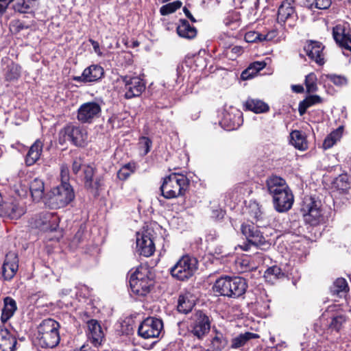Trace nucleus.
Listing matches in <instances>:
<instances>
[{"label": "nucleus", "instance_id": "obj_1", "mask_svg": "<svg viewBox=\"0 0 351 351\" xmlns=\"http://www.w3.org/2000/svg\"><path fill=\"white\" fill-rule=\"evenodd\" d=\"M269 193L272 196L274 207L278 213L289 210L294 202L291 190L285 180L280 177L273 176L266 182Z\"/></svg>", "mask_w": 351, "mask_h": 351}, {"label": "nucleus", "instance_id": "obj_2", "mask_svg": "<svg viewBox=\"0 0 351 351\" xmlns=\"http://www.w3.org/2000/svg\"><path fill=\"white\" fill-rule=\"evenodd\" d=\"M189 180L182 174L172 173L164 178L160 190L166 199H173L182 196L187 190Z\"/></svg>", "mask_w": 351, "mask_h": 351}, {"label": "nucleus", "instance_id": "obj_3", "mask_svg": "<svg viewBox=\"0 0 351 351\" xmlns=\"http://www.w3.org/2000/svg\"><path fill=\"white\" fill-rule=\"evenodd\" d=\"M60 324L53 319L43 320L38 326V339L43 348H53L58 345Z\"/></svg>", "mask_w": 351, "mask_h": 351}, {"label": "nucleus", "instance_id": "obj_4", "mask_svg": "<svg viewBox=\"0 0 351 351\" xmlns=\"http://www.w3.org/2000/svg\"><path fill=\"white\" fill-rule=\"evenodd\" d=\"M75 198L73 187L69 182L53 188L47 195L45 204L53 209L60 208L71 203Z\"/></svg>", "mask_w": 351, "mask_h": 351}, {"label": "nucleus", "instance_id": "obj_5", "mask_svg": "<svg viewBox=\"0 0 351 351\" xmlns=\"http://www.w3.org/2000/svg\"><path fill=\"white\" fill-rule=\"evenodd\" d=\"M147 268L140 266L130 277V287L132 292L138 296L147 295L154 285V280L149 276Z\"/></svg>", "mask_w": 351, "mask_h": 351}, {"label": "nucleus", "instance_id": "obj_6", "mask_svg": "<svg viewBox=\"0 0 351 351\" xmlns=\"http://www.w3.org/2000/svg\"><path fill=\"white\" fill-rule=\"evenodd\" d=\"M241 282L240 277L222 276L215 281L213 289L220 295L239 298L241 295Z\"/></svg>", "mask_w": 351, "mask_h": 351}, {"label": "nucleus", "instance_id": "obj_7", "mask_svg": "<svg viewBox=\"0 0 351 351\" xmlns=\"http://www.w3.org/2000/svg\"><path fill=\"white\" fill-rule=\"evenodd\" d=\"M197 269V259L186 255L180 258L170 269V273L173 278L183 281L192 277Z\"/></svg>", "mask_w": 351, "mask_h": 351}, {"label": "nucleus", "instance_id": "obj_8", "mask_svg": "<svg viewBox=\"0 0 351 351\" xmlns=\"http://www.w3.org/2000/svg\"><path fill=\"white\" fill-rule=\"evenodd\" d=\"M321 202L313 197H305L301 208L304 219L311 226H316L322 219Z\"/></svg>", "mask_w": 351, "mask_h": 351}, {"label": "nucleus", "instance_id": "obj_9", "mask_svg": "<svg viewBox=\"0 0 351 351\" xmlns=\"http://www.w3.org/2000/svg\"><path fill=\"white\" fill-rule=\"evenodd\" d=\"M86 140V132L80 126L67 125L59 133V142L63 144L70 141L73 145L81 147Z\"/></svg>", "mask_w": 351, "mask_h": 351}, {"label": "nucleus", "instance_id": "obj_10", "mask_svg": "<svg viewBox=\"0 0 351 351\" xmlns=\"http://www.w3.org/2000/svg\"><path fill=\"white\" fill-rule=\"evenodd\" d=\"M153 236L154 230L151 228H143L136 233V250L140 255L149 257L154 253L156 248Z\"/></svg>", "mask_w": 351, "mask_h": 351}, {"label": "nucleus", "instance_id": "obj_11", "mask_svg": "<svg viewBox=\"0 0 351 351\" xmlns=\"http://www.w3.org/2000/svg\"><path fill=\"white\" fill-rule=\"evenodd\" d=\"M30 223L33 228L52 232L58 227L59 218L55 213L46 211L36 215Z\"/></svg>", "mask_w": 351, "mask_h": 351}, {"label": "nucleus", "instance_id": "obj_12", "mask_svg": "<svg viewBox=\"0 0 351 351\" xmlns=\"http://www.w3.org/2000/svg\"><path fill=\"white\" fill-rule=\"evenodd\" d=\"M124 84L125 98L130 99L140 96L145 90V83L138 76H121Z\"/></svg>", "mask_w": 351, "mask_h": 351}, {"label": "nucleus", "instance_id": "obj_13", "mask_svg": "<svg viewBox=\"0 0 351 351\" xmlns=\"http://www.w3.org/2000/svg\"><path fill=\"white\" fill-rule=\"evenodd\" d=\"M163 328L161 319L147 317L138 326V334L144 339L158 337Z\"/></svg>", "mask_w": 351, "mask_h": 351}, {"label": "nucleus", "instance_id": "obj_14", "mask_svg": "<svg viewBox=\"0 0 351 351\" xmlns=\"http://www.w3.org/2000/svg\"><path fill=\"white\" fill-rule=\"evenodd\" d=\"M101 113V107L95 101H88L82 104L77 110V118L82 123H90L99 118Z\"/></svg>", "mask_w": 351, "mask_h": 351}, {"label": "nucleus", "instance_id": "obj_15", "mask_svg": "<svg viewBox=\"0 0 351 351\" xmlns=\"http://www.w3.org/2000/svg\"><path fill=\"white\" fill-rule=\"evenodd\" d=\"M332 36L339 47L351 51V28L348 23L336 25L332 29Z\"/></svg>", "mask_w": 351, "mask_h": 351}, {"label": "nucleus", "instance_id": "obj_16", "mask_svg": "<svg viewBox=\"0 0 351 351\" xmlns=\"http://www.w3.org/2000/svg\"><path fill=\"white\" fill-rule=\"evenodd\" d=\"M322 316L327 317L330 319L328 322V328L337 332L341 330L347 321V316L345 312L337 305L328 306Z\"/></svg>", "mask_w": 351, "mask_h": 351}, {"label": "nucleus", "instance_id": "obj_17", "mask_svg": "<svg viewBox=\"0 0 351 351\" xmlns=\"http://www.w3.org/2000/svg\"><path fill=\"white\" fill-rule=\"evenodd\" d=\"M26 213L24 203L19 199L6 201L0 208V217L10 219H18Z\"/></svg>", "mask_w": 351, "mask_h": 351}, {"label": "nucleus", "instance_id": "obj_18", "mask_svg": "<svg viewBox=\"0 0 351 351\" xmlns=\"http://www.w3.org/2000/svg\"><path fill=\"white\" fill-rule=\"evenodd\" d=\"M243 234L247 240V243L243 245V251L256 252L258 246L263 243L264 239L258 229L254 226H243Z\"/></svg>", "mask_w": 351, "mask_h": 351}, {"label": "nucleus", "instance_id": "obj_19", "mask_svg": "<svg viewBox=\"0 0 351 351\" xmlns=\"http://www.w3.org/2000/svg\"><path fill=\"white\" fill-rule=\"evenodd\" d=\"M84 184L87 190L95 195H98L99 191L104 185V178L101 176H96L94 178L95 169L90 165L84 166Z\"/></svg>", "mask_w": 351, "mask_h": 351}, {"label": "nucleus", "instance_id": "obj_20", "mask_svg": "<svg viewBox=\"0 0 351 351\" xmlns=\"http://www.w3.org/2000/svg\"><path fill=\"white\" fill-rule=\"evenodd\" d=\"M241 118L240 111L233 107H230L228 110H225L222 112V117L219 121V124L222 128L228 131L237 130L241 125Z\"/></svg>", "mask_w": 351, "mask_h": 351}, {"label": "nucleus", "instance_id": "obj_21", "mask_svg": "<svg viewBox=\"0 0 351 351\" xmlns=\"http://www.w3.org/2000/svg\"><path fill=\"white\" fill-rule=\"evenodd\" d=\"M210 329L208 317L202 311H197L194 317L191 332L198 339H202Z\"/></svg>", "mask_w": 351, "mask_h": 351}, {"label": "nucleus", "instance_id": "obj_22", "mask_svg": "<svg viewBox=\"0 0 351 351\" xmlns=\"http://www.w3.org/2000/svg\"><path fill=\"white\" fill-rule=\"evenodd\" d=\"M104 75V69L97 64H92L86 68L81 75L75 76L73 80L77 82H95L101 80Z\"/></svg>", "mask_w": 351, "mask_h": 351}, {"label": "nucleus", "instance_id": "obj_23", "mask_svg": "<svg viewBox=\"0 0 351 351\" xmlns=\"http://www.w3.org/2000/svg\"><path fill=\"white\" fill-rule=\"evenodd\" d=\"M324 49V45L317 41H310L304 47L309 59L319 66H322L325 63Z\"/></svg>", "mask_w": 351, "mask_h": 351}, {"label": "nucleus", "instance_id": "obj_24", "mask_svg": "<svg viewBox=\"0 0 351 351\" xmlns=\"http://www.w3.org/2000/svg\"><path fill=\"white\" fill-rule=\"evenodd\" d=\"M88 337L90 343L95 347L101 345L104 339V332L99 322L90 319L87 322Z\"/></svg>", "mask_w": 351, "mask_h": 351}, {"label": "nucleus", "instance_id": "obj_25", "mask_svg": "<svg viewBox=\"0 0 351 351\" xmlns=\"http://www.w3.org/2000/svg\"><path fill=\"white\" fill-rule=\"evenodd\" d=\"M18 257L15 253L9 252L6 254L2 266V275L5 280H10L16 274L18 268Z\"/></svg>", "mask_w": 351, "mask_h": 351}, {"label": "nucleus", "instance_id": "obj_26", "mask_svg": "<svg viewBox=\"0 0 351 351\" xmlns=\"http://www.w3.org/2000/svg\"><path fill=\"white\" fill-rule=\"evenodd\" d=\"M293 0H285L282 3L278 8V22L285 23L286 22L293 21L296 18L294 8L292 5Z\"/></svg>", "mask_w": 351, "mask_h": 351}, {"label": "nucleus", "instance_id": "obj_27", "mask_svg": "<svg viewBox=\"0 0 351 351\" xmlns=\"http://www.w3.org/2000/svg\"><path fill=\"white\" fill-rule=\"evenodd\" d=\"M16 339L8 329L0 328V351H14Z\"/></svg>", "mask_w": 351, "mask_h": 351}, {"label": "nucleus", "instance_id": "obj_28", "mask_svg": "<svg viewBox=\"0 0 351 351\" xmlns=\"http://www.w3.org/2000/svg\"><path fill=\"white\" fill-rule=\"evenodd\" d=\"M330 293L332 295L339 298H346L350 287L345 278H338L330 287Z\"/></svg>", "mask_w": 351, "mask_h": 351}, {"label": "nucleus", "instance_id": "obj_29", "mask_svg": "<svg viewBox=\"0 0 351 351\" xmlns=\"http://www.w3.org/2000/svg\"><path fill=\"white\" fill-rule=\"evenodd\" d=\"M17 310L16 301L11 297L7 296L3 299V307L1 310V321L7 322Z\"/></svg>", "mask_w": 351, "mask_h": 351}, {"label": "nucleus", "instance_id": "obj_30", "mask_svg": "<svg viewBox=\"0 0 351 351\" xmlns=\"http://www.w3.org/2000/svg\"><path fill=\"white\" fill-rule=\"evenodd\" d=\"M43 151V143L40 140H36L30 147L26 157L25 163L27 166L33 165L40 158Z\"/></svg>", "mask_w": 351, "mask_h": 351}, {"label": "nucleus", "instance_id": "obj_31", "mask_svg": "<svg viewBox=\"0 0 351 351\" xmlns=\"http://www.w3.org/2000/svg\"><path fill=\"white\" fill-rule=\"evenodd\" d=\"M177 27L178 34L182 38L187 39L194 38L197 35V29L191 26L186 19H180Z\"/></svg>", "mask_w": 351, "mask_h": 351}, {"label": "nucleus", "instance_id": "obj_32", "mask_svg": "<svg viewBox=\"0 0 351 351\" xmlns=\"http://www.w3.org/2000/svg\"><path fill=\"white\" fill-rule=\"evenodd\" d=\"M245 108L254 113H265L269 110L267 104L258 99H248L245 104Z\"/></svg>", "mask_w": 351, "mask_h": 351}, {"label": "nucleus", "instance_id": "obj_33", "mask_svg": "<svg viewBox=\"0 0 351 351\" xmlns=\"http://www.w3.org/2000/svg\"><path fill=\"white\" fill-rule=\"evenodd\" d=\"M29 190L34 200L40 201L44 195V182L39 178H35L30 183Z\"/></svg>", "mask_w": 351, "mask_h": 351}, {"label": "nucleus", "instance_id": "obj_34", "mask_svg": "<svg viewBox=\"0 0 351 351\" xmlns=\"http://www.w3.org/2000/svg\"><path fill=\"white\" fill-rule=\"evenodd\" d=\"M21 75V66L10 61L4 71L5 80L7 82H14L17 80Z\"/></svg>", "mask_w": 351, "mask_h": 351}, {"label": "nucleus", "instance_id": "obj_35", "mask_svg": "<svg viewBox=\"0 0 351 351\" xmlns=\"http://www.w3.org/2000/svg\"><path fill=\"white\" fill-rule=\"evenodd\" d=\"M291 143L300 150H306L308 148L307 141L305 136L299 130H294L290 134Z\"/></svg>", "mask_w": 351, "mask_h": 351}, {"label": "nucleus", "instance_id": "obj_36", "mask_svg": "<svg viewBox=\"0 0 351 351\" xmlns=\"http://www.w3.org/2000/svg\"><path fill=\"white\" fill-rule=\"evenodd\" d=\"M322 102V99L319 95H313L306 97V99L301 101L299 104L298 112L300 115H304L308 108Z\"/></svg>", "mask_w": 351, "mask_h": 351}, {"label": "nucleus", "instance_id": "obj_37", "mask_svg": "<svg viewBox=\"0 0 351 351\" xmlns=\"http://www.w3.org/2000/svg\"><path fill=\"white\" fill-rule=\"evenodd\" d=\"M266 64L264 62H254L243 71V80H246L255 76L261 70L264 69Z\"/></svg>", "mask_w": 351, "mask_h": 351}, {"label": "nucleus", "instance_id": "obj_38", "mask_svg": "<svg viewBox=\"0 0 351 351\" xmlns=\"http://www.w3.org/2000/svg\"><path fill=\"white\" fill-rule=\"evenodd\" d=\"M343 133V127L340 126L335 131L332 132L324 141L323 147L324 149L332 147L338 141Z\"/></svg>", "mask_w": 351, "mask_h": 351}, {"label": "nucleus", "instance_id": "obj_39", "mask_svg": "<svg viewBox=\"0 0 351 351\" xmlns=\"http://www.w3.org/2000/svg\"><path fill=\"white\" fill-rule=\"evenodd\" d=\"M227 343L226 340L220 332H217L215 336L210 341V349L213 351H219L225 348Z\"/></svg>", "mask_w": 351, "mask_h": 351}, {"label": "nucleus", "instance_id": "obj_40", "mask_svg": "<svg viewBox=\"0 0 351 351\" xmlns=\"http://www.w3.org/2000/svg\"><path fill=\"white\" fill-rule=\"evenodd\" d=\"M36 0H18L13 7L15 11L20 13H27L34 6Z\"/></svg>", "mask_w": 351, "mask_h": 351}, {"label": "nucleus", "instance_id": "obj_41", "mask_svg": "<svg viewBox=\"0 0 351 351\" xmlns=\"http://www.w3.org/2000/svg\"><path fill=\"white\" fill-rule=\"evenodd\" d=\"M284 276H285V274L282 271L281 269L276 265L272 266V267L268 268L265 271V275H264L265 278L269 281H271L275 279L281 278L284 277Z\"/></svg>", "mask_w": 351, "mask_h": 351}, {"label": "nucleus", "instance_id": "obj_42", "mask_svg": "<svg viewBox=\"0 0 351 351\" xmlns=\"http://www.w3.org/2000/svg\"><path fill=\"white\" fill-rule=\"evenodd\" d=\"M182 4L180 1H175L172 3L164 5L160 8V13L162 16L173 13L182 6Z\"/></svg>", "mask_w": 351, "mask_h": 351}, {"label": "nucleus", "instance_id": "obj_43", "mask_svg": "<svg viewBox=\"0 0 351 351\" xmlns=\"http://www.w3.org/2000/svg\"><path fill=\"white\" fill-rule=\"evenodd\" d=\"M317 78L314 73H311L306 76L305 85L308 93H314L317 90Z\"/></svg>", "mask_w": 351, "mask_h": 351}, {"label": "nucleus", "instance_id": "obj_44", "mask_svg": "<svg viewBox=\"0 0 351 351\" xmlns=\"http://www.w3.org/2000/svg\"><path fill=\"white\" fill-rule=\"evenodd\" d=\"M306 1L311 9L319 10L328 9L332 3L331 0H306Z\"/></svg>", "mask_w": 351, "mask_h": 351}, {"label": "nucleus", "instance_id": "obj_45", "mask_svg": "<svg viewBox=\"0 0 351 351\" xmlns=\"http://www.w3.org/2000/svg\"><path fill=\"white\" fill-rule=\"evenodd\" d=\"M326 77L330 81H331L336 86H341L346 85L348 83L347 78L343 75L336 74H328L326 75Z\"/></svg>", "mask_w": 351, "mask_h": 351}, {"label": "nucleus", "instance_id": "obj_46", "mask_svg": "<svg viewBox=\"0 0 351 351\" xmlns=\"http://www.w3.org/2000/svg\"><path fill=\"white\" fill-rule=\"evenodd\" d=\"M244 38L247 43H262V34L255 31H250L245 34Z\"/></svg>", "mask_w": 351, "mask_h": 351}, {"label": "nucleus", "instance_id": "obj_47", "mask_svg": "<svg viewBox=\"0 0 351 351\" xmlns=\"http://www.w3.org/2000/svg\"><path fill=\"white\" fill-rule=\"evenodd\" d=\"M280 40L279 32L276 29H271L266 34H262V42L272 41L274 43H278Z\"/></svg>", "mask_w": 351, "mask_h": 351}, {"label": "nucleus", "instance_id": "obj_48", "mask_svg": "<svg viewBox=\"0 0 351 351\" xmlns=\"http://www.w3.org/2000/svg\"><path fill=\"white\" fill-rule=\"evenodd\" d=\"M152 141L145 136H142L139 139V148L143 151V155H146L149 153L150 151L151 147H152Z\"/></svg>", "mask_w": 351, "mask_h": 351}, {"label": "nucleus", "instance_id": "obj_49", "mask_svg": "<svg viewBox=\"0 0 351 351\" xmlns=\"http://www.w3.org/2000/svg\"><path fill=\"white\" fill-rule=\"evenodd\" d=\"M192 306L189 301L186 302L184 297L180 296L178 309L180 312L187 313L191 310Z\"/></svg>", "mask_w": 351, "mask_h": 351}, {"label": "nucleus", "instance_id": "obj_50", "mask_svg": "<svg viewBox=\"0 0 351 351\" xmlns=\"http://www.w3.org/2000/svg\"><path fill=\"white\" fill-rule=\"evenodd\" d=\"M83 159L80 156H77L73 158V163H72V172L77 175L80 170L81 169V167L83 165Z\"/></svg>", "mask_w": 351, "mask_h": 351}, {"label": "nucleus", "instance_id": "obj_51", "mask_svg": "<svg viewBox=\"0 0 351 351\" xmlns=\"http://www.w3.org/2000/svg\"><path fill=\"white\" fill-rule=\"evenodd\" d=\"M60 177H61V184H64V182H69V169L66 166H62Z\"/></svg>", "mask_w": 351, "mask_h": 351}, {"label": "nucleus", "instance_id": "obj_52", "mask_svg": "<svg viewBox=\"0 0 351 351\" xmlns=\"http://www.w3.org/2000/svg\"><path fill=\"white\" fill-rule=\"evenodd\" d=\"M131 175V171L129 170H125V169L121 168L119 171L117 172V177L119 180H125L128 179Z\"/></svg>", "mask_w": 351, "mask_h": 351}, {"label": "nucleus", "instance_id": "obj_53", "mask_svg": "<svg viewBox=\"0 0 351 351\" xmlns=\"http://www.w3.org/2000/svg\"><path fill=\"white\" fill-rule=\"evenodd\" d=\"M14 0H0V14H3L7 10L9 4Z\"/></svg>", "mask_w": 351, "mask_h": 351}, {"label": "nucleus", "instance_id": "obj_54", "mask_svg": "<svg viewBox=\"0 0 351 351\" xmlns=\"http://www.w3.org/2000/svg\"><path fill=\"white\" fill-rule=\"evenodd\" d=\"M259 336L258 335L256 334V333H253V332H245L244 334H243V344H244V343L251 339H256V338H258Z\"/></svg>", "mask_w": 351, "mask_h": 351}, {"label": "nucleus", "instance_id": "obj_55", "mask_svg": "<svg viewBox=\"0 0 351 351\" xmlns=\"http://www.w3.org/2000/svg\"><path fill=\"white\" fill-rule=\"evenodd\" d=\"M256 14L255 8H251L249 14L247 15V19L249 21L248 24H251L256 21Z\"/></svg>", "mask_w": 351, "mask_h": 351}, {"label": "nucleus", "instance_id": "obj_56", "mask_svg": "<svg viewBox=\"0 0 351 351\" xmlns=\"http://www.w3.org/2000/svg\"><path fill=\"white\" fill-rule=\"evenodd\" d=\"M241 346V335H238L232 341V347L234 348H238Z\"/></svg>", "mask_w": 351, "mask_h": 351}, {"label": "nucleus", "instance_id": "obj_57", "mask_svg": "<svg viewBox=\"0 0 351 351\" xmlns=\"http://www.w3.org/2000/svg\"><path fill=\"white\" fill-rule=\"evenodd\" d=\"M183 12L185 14V16L191 21L193 23L196 22V19L193 17L191 12L189 10V9L186 7L183 8Z\"/></svg>", "mask_w": 351, "mask_h": 351}, {"label": "nucleus", "instance_id": "obj_58", "mask_svg": "<svg viewBox=\"0 0 351 351\" xmlns=\"http://www.w3.org/2000/svg\"><path fill=\"white\" fill-rule=\"evenodd\" d=\"M122 168L125 169V170H129L130 171H131V173H132L134 172V171L136 169V165H135V163L129 162V163L123 165L122 167Z\"/></svg>", "mask_w": 351, "mask_h": 351}, {"label": "nucleus", "instance_id": "obj_59", "mask_svg": "<svg viewBox=\"0 0 351 351\" xmlns=\"http://www.w3.org/2000/svg\"><path fill=\"white\" fill-rule=\"evenodd\" d=\"M89 42L91 43L93 49H94V51L96 52V53H98L99 51V43L93 40V39H90L89 40Z\"/></svg>", "mask_w": 351, "mask_h": 351}, {"label": "nucleus", "instance_id": "obj_60", "mask_svg": "<svg viewBox=\"0 0 351 351\" xmlns=\"http://www.w3.org/2000/svg\"><path fill=\"white\" fill-rule=\"evenodd\" d=\"M242 263H243V267H248V269L250 270L251 269H253L255 267L254 265H251V263L249 260H247L246 258H244L243 257V261H242Z\"/></svg>", "mask_w": 351, "mask_h": 351}, {"label": "nucleus", "instance_id": "obj_61", "mask_svg": "<svg viewBox=\"0 0 351 351\" xmlns=\"http://www.w3.org/2000/svg\"><path fill=\"white\" fill-rule=\"evenodd\" d=\"M292 90L298 93H302L304 90V88L301 85H293Z\"/></svg>", "mask_w": 351, "mask_h": 351}, {"label": "nucleus", "instance_id": "obj_62", "mask_svg": "<svg viewBox=\"0 0 351 351\" xmlns=\"http://www.w3.org/2000/svg\"><path fill=\"white\" fill-rule=\"evenodd\" d=\"M214 214L217 213L215 216H213L217 219H222L224 216V213L222 210H215L213 212Z\"/></svg>", "mask_w": 351, "mask_h": 351}, {"label": "nucleus", "instance_id": "obj_63", "mask_svg": "<svg viewBox=\"0 0 351 351\" xmlns=\"http://www.w3.org/2000/svg\"><path fill=\"white\" fill-rule=\"evenodd\" d=\"M5 200L4 199V197L2 193L0 192V208L3 207L4 203H5Z\"/></svg>", "mask_w": 351, "mask_h": 351}, {"label": "nucleus", "instance_id": "obj_64", "mask_svg": "<svg viewBox=\"0 0 351 351\" xmlns=\"http://www.w3.org/2000/svg\"><path fill=\"white\" fill-rule=\"evenodd\" d=\"M241 51V47H234L232 49L231 52L237 53H239Z\"/></svg>", "mask_w": 351, "mask_h": 351}]
</instances>
